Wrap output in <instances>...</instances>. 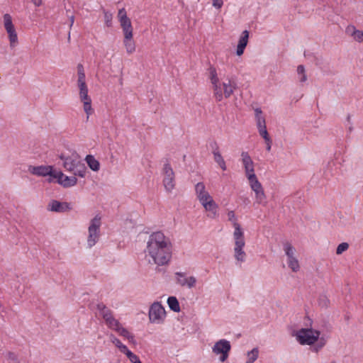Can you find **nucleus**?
<instances>
[{
  "label": "nucleus",
  "mask_w": 363,
  "mask_h": 363,
  "mask_svg": "<svg viewBox=\"0 0 363 363\" xmlns=\"http://www.w3.org/2000/svg\"><path fill=\"white\" fill-rule=\"evenodd\" d=\"M145 252L150 264L165 265L172 257L171 242L161 231L153 233L149 236Z\"/></svg>",
  "instance_id": "nucleus-1"
},
{
  "label": "nucleus",
  "mask_w": 363,
  "mask_h": 363,
  "mask_svg": "<svg viewBox=\"0 0 363 363\" xmlns=\"http://www.w3.org/2000/svg\"><path fill=\"white\" fill-rule=\"evenodd\" d=\"M235 230L233 233V238L235 240V258L237 261L243 262L245 261L246 254L243 250L245 242L244 233L240 224H235Z\"/></svg>",
  "instance_id": "nucleus-2"
},
{
  "label": "nucleus",
  "mask_w": 363,
  "mask_h": 363,
  "mask_svg": "<svg viewBox=\"0 0 363 363\" xmlns=\"http://www.w3.org/2000/svg\"><path fill=\"white\" fill-rule=\"evenodd\" d=\"M320 335V331L312 328H301L296 335V340L301 345H311L317 342Z\"/></svg>",
  "instance_id": "nucleus-3"
},
{
  "label": "nucleus",
  "mask_w": 363,
  "mask_h": 363,
  "mask_svg": "<svg viewBox=\"0 0 363 363\" xmlns=\"http://www.w3.org/2000/svg\"><path fill=\"white\" fill-rule=\"evenodd\" d=\"M230 350V342L225 339H221L216 342L212 347L213 353L216 355H220L219 360L222 362L228 359Z\"/></svg>",
  "instance_id": "nucleus-4"
},
{
  "label": "nucleus",
  "mask_w": 363,
  "mask_h": 363,
  "mask_svg": "<svg viewBox=\"0 0 363 363\" xmlns=\"http://www.w3.org/2000/svg\"><path fill=\"white\" fill-rule=\"evenodd\" d=\"M101 225V218L97 216L91 219L89 226V236L87 238V245L89 247H93L98 241L99 238Z\"/></svg>",
  "instance_id": "nucleus-5"
},
{
  "label": "nucleus",
  "mask_w": 363,
  "mask_h": 363,
  "mask_svg": "<svg viewBox=\"0 0 363 363\" xmlns=\"http://www.w3.org/2000/svg\"><path fill=\"white\" fill-rule=\"evenodd\" d=\"M165 310L159 302L153 303L149 310V319L153 323H162L165 318Z\"/></svg>",
  "instance_id": "nucleus-6"
},
{
  "label": "nucleus",
  "mask_w": 363,
  "mask_h": 363,
  "mask_svg": "<svg viewBox=\"0 0 363 363\" xmlns=\"http://www.w3.org/2000/svg\"><path fill=\"white\" fill-rule=\"evenodd\" d=\"M284 250L287 256L289 267L294 272H298L300 269V265L298 260L294 256L296 252L295 248L289 242H286L284 244Z\"/></svg>",
  "instance_id": "nucleus-7"
},
{
  "label": "nucleus",
  "mask_w": 363,
  "mask_h": 363,
  "mask_svg": "<svg viewBox=\"0 0 363 363\" xmlns=\"http://www.w3.org/2000/svg\"><path fill=\"white\" fill-rule=\"evenodd\" d=\"M4 26L9 35L10 46L13 48L18 43V37L12 22V18L9 13L4 15Z\"/></svg>",
  "instance_id": "nucleus-8"
},
{
  "label": "nucleus",
  "mask_w": 363,
  "mask_h": 363,
  "mask_svg": "<svg viewBox=\"0 0 363 363\" xmlns=\"http://www.w3.org/2000/svg\"><path fill=\"white\" fill-rule=\"evenodd\" d=\"M163 175L164 189L167 192H171L175 186L174 172L168 162L164 165Z\"/></svg>",
  "instance_id": "nucleus-9"
},
{
  "label": "nucleus",
  "mask_w": 363,
  "mask_h": 363,
  "mask_svg": "<svg viewBox=\"0 0 363 363\" xmlns=\"http://www.w3.org/2000/svg\"><path fill=\"white\" fill-rule=\"evenodd\" d=\"M210 79L213 85V96L216 101H220L223 100V93L221 84L219 82V79L217 76L216 68L211 67L209 68Z\"/></svg>",
  "instance_id": "nucleus-10"
},
{
  "label": "nucleus",
  "mask_w": 363,
  "mask_h": 363,
  "mask_svg": "<svg viewBox=\"0 0 363 363\" xmlns=\"http://www.w3.org/2000/svg\"><path fill=\"white\" fill-rule=\"evenodd\" d=\"M60 158L63 161V167L64 168L69 172H71L74 169L77 165L79 163V156L77 153H72L71 155H65V154H61L60 155Z\"/></svg>",
  "instance_id": "nucleus-11"
},
{
  "label": "nucleus",
  "mask_w": 363,
  "mask_h": 363,
  "mask_svg": "<svg viewBox=\"0 0 363 363\" xmlns=\"http://www.w3.org/2000/svg\"><path fill=\"white\" fill-rule=\"evenodd\" d=\"M176 277V283L181 286H186L189 289H191L195 286L196 283V279L194 276L189 277H186V273L177 272L174 274Z\"/></svg>",
  "instance_id": "nucleus-12"
},
{
  "label": "nucleus",
  "mask_w": 363,
  "mask_h": 363,
  "mask_svg": "<svg viewBox=\"0 0 363 363\" xmlns=\"http://www.w3.org/2000/svg\"><path fill=\"white\" fill-rule=\"evenodd\" d=\"M54 178L57 179V183L65 188H69L74 186L77 182L76 177H68L65 175L62 172H56Z\"/></svg>",
  "instance_id": "nucleus-13"
},
{
  "label": "nucleus",
  "mask_w": 363,
  "mask_h": 363,
  "mask_svg": "<svg viewBox=\"0 0 363 363\" xmlns=\"http://www.w3.org/2000/svg\"><path fill=\"white\" fill-rule=\"evenodd\" d=\"M47 209L50 211L57 213L68 212L72 209L70 203L67 202H60L57 200H52L48 205Z\"/></svg>",
  "instance_id": "nucleus-14"
},
{
  "label": "nucleus",
  "mask_w": 363,
  "mask_h": 363,
  "mask_svg": "<svg viewBox=\"0 0 363 363\" xmlns=\"http://www.w3.org/2000/svg\"><path fill=\"white\" fill-rule=\"evenodd\" d=\"M28 171L31 174L38 176H47L49 175L50 177H54L55 172H52V167L51 166H29Z\"/></svg>",
  "instance_id": "nucleus-15"
},
{
  "label": "nucleus",
  "mask_w": 363,
  "mask_h": 363,
  "mask_svg": "<svg viewBox=\"0 0 363 363\" xmlns=\"http://www.w3.org/2000/svg\"><path fill=\"white\" fill-rule=\"evenodd\" d=\"M237 87V83L233 78H227L226 81L221 84L223 97L229 98Z\"/></svg>",
  "instance_id": "nucleus-16"
},
{
  "label": "nucleus",
  "mask_w": 363,
  "mask_h": 363,
  "mask_svg": "<svg viewBox=\"0 0 363 363\" xmlns=\"http://www.w3.org/2000/svg\"><path fill=\"white\" fill-rule=\"evenodd\" d=\"M79 98L84 104V111L87 115V119L89 115L92 113L91 99L88 95V88L79 90Z\"/></svg>",
  "instance_id": "nucleus-17"
},
{
  "label": "nucleus",
  "mask_w": 363,
  "mask_h": 363,
  "mask_svg": "<svg viewBox=\"0 0 363 363\" xmlns=\"http://www.w3.org/2000/svg\"><path fill=\"white\" fill-rule=\"evenodd\" d=\"M242 162L245 168L246 177H249V174H255L254 162L251 159L247 152H242L241 153Z\"/></svg>",
  "instance_id": "nucleus-18"
},
{
  "label": "nucleus",
  "mask_w": 363,
  "mask_h": 363,
  "mask_svg": "<svg viewBox=\"0 0 363 363\" xmlns=\"http://www.w3.org/2000/svg\"><path fill=\"white\" fill-rule=\"evenodd\" d=\"M123 45L128 54H132L135 51V43L133 40V35L124 36Z\"/></svg>",
  "instance_id": "nucleus-19"
},
{
  "label": "nucleus",
  "mask_w": 363,
  "mask_h": 363,
  "mask_svg": "<svg viewBox=\"0 0 363 363\" xmlns=\"http://www.w3.org/2000/svg\"><path fill=\"white\" fill-rule=\"evenodd\" d=\"M96 308L99 310L100 315L104 320L113 316L112 311L106 307V306L103 303H98L96 305Z\"/></svg>",
  "instance_id": "nucleus-20"
},
{
  "label": "nucleus",
  "mask_w": 363,
  "mask_h": 363,
  "mask_svg": "<svg viewBox=\"0 0 363 363\" xmlns=\"http://www.w3.org/2000/svg\"><path fill=\"white\" fill-rule=\"evenodd\" d=\"M85 161L86 162L89 168L94 171L97 172L100 169V163L99 162L95 159V157L91 155H88L86 156Z\"/></svg>",
  "instance_id": "nucleus-21"
},
{
  "label": "nucleus",
  "mask_w": 363,
  "mask_h": 363,
  "mask_svg": "<svg viewBox=\"0 0 363 363\" xmlns=\"http://www.w3.org/2000/svg\"><path fill=\"white\" fill-rule=\"evenodd\" d=\"M119 22L123 30L124 36L133 35V27L130 19L129 18L127 20L121 21Z\"/></svg>",
  "instance_id": "nucleus-22"
},
{
  "label": "nucleus",
  "mask_w": 363,
  "mask_h": 363,
  "mask_svg": "<svg viewBox=\"0 0 363 363\" xmlns=\"http://www.w3.org/2000/svg\"><path fill=\"white\" fill-rule=\"evenodd\" d=\"M255 118L257 122V129L265 127L266 126V121L264 116H262V111L261 108H257L255 109Z\"/></svg>",
  "instance_id": "nucleus-23"
},
{
  "label": "nucleus",
  "mask_w": 363,
  "mask_h": 363,
  "mask_svg": "<svg viewBox=\"0 0 363 363\" xmlns=\"http://www.w3.org/2000/svg\"><path fill=\"white\" fill-rule=\"evenodd\" d=\"M72 172H73L74 177H84L86 172V167L85 164L80 161Z\"/></svg>",
  "instance_id": "nucleus-24"
},
{
  "label": "nucleus",
  "mask_w": 363,
  "mask_h": 363,
  "mask_svg": "<svg viewBox=\"0 0 363 363\" xmlns=\"http://www.w3.org/2000/svg\"><path fill=\"white\" fill-rule=\"evenodd\" d=\"M167 304L169 308L174 312L180 311L179 303L175 296L169 297L167 299Z\"/></svg>",
  "instance_id": "nucleus-25"
},
{
  "label": "nucleus",
  "mask_w": 363,
  "mask_h": 363,
  "mask_svg": "<svg viewBox=\"0 0 363 363\" xmlns=\"http://www.w3.org/2000/svg\"><path fill=\"white\" fill-rule=\"evenodd\" d=\"M247 177L249 180L250 187L253 191L257 189H260V187L262 186L261 183L258 181L255 174H249V177Z\"/></svg>",
  "instance_id": "nucleus-26"
},
{
  "label": "nucleus",
  "mask_w": 363,
  "mask_h": 363,
  "mask_svg": "<svg viewBox=\"0 0 363 363\" xmlns=\"http://www.w3.org/2000/svg\"><path fill=\"white\" fill-rule=\"evenodd\" d=\"M202 205L206 211L211 212L213 215H216V210L218 206L213 199H211L210 201L205 202Z\"/></svg>",
  "instance_id": "nucleus-27"
},
{
  "label": "nucleus",
  "mask_w": 363,
  "mask_h": 363,
  "mask_svg": "<svg viewBox=\"0 0 363 363\" xmlns=\"http://www.w3.org/2000/svg\"><path fill=\"white\" fill-rule=\"evenodd\" d=\"M213 159L215 160V162L219 165V167L223 169V170H226L227 167H226V164H225V162L223 159V157H222L221 154L220 152H215V154H213Z\"/></svg>",
  "instance_id": "nucleus-28"
},
{
  "label": "nucleus",
  "mask_w": 363,
  "mask_h": 363,
  "mask_svg": "<svg viewBox=\"0 0 363 363\" xmlns=\"http://www.w3.org/2000/svg\"><path fill=\"white\" fill-rule=\"evenodd\" d=\"M106 325L111 330H116V329L120 326L121 323L118 320H116L113 315L111 318L104 320Z\"/></svg>",
  "instance_id": "nucleus-29"
},
{
  "label": "nucleus",
  "mask_w": 363,
  "mask_h": 363,
  "mask_svg": "<svg viewBox=\"0 0 363 363\" xmlns=\"http://www.w3.org/2000/svg\"><path fill=\"white\" fill-rule=\"evenodd\" d=\"M259 354V350L257 347L253 348L251 351L247 352L248 359L246 363H253L257 360Z\"/></svg>",
  "instance_id": "nucleus-30"
},
{
  "label": "nucleus",
  "mask_w": 363,
  "mask_h": 363,
  "mask_svg": "<svg viewBox=\"0 0 363 363\" xmlns=\"http://www.w3.org/2000/svg\"><path fill=\"white\" fill-rule=\"evenodd\" d=\"M297 74L300 76V82H305L307 80V76L306 74L305 67L303 65H300L298 66Z\"/></svg>",
  "instance_id": "nucleus-31"
},
{
  "label": "nucleus",
  "mask_w": 363,
  "mask_h": 363,
  "mask_svg": "<svg viewBox=\"0 0 363 363\" xmlns=\"http://www.w3.org/2000/svg\"><path fill=\"white\" fill-rule=\"evenodd\" d=\"M104 14V21L105 24L107 27H111L112 26V19H113V15L111 13L106 11L105 9L103 10Z\"/></svg>",
  "instance_id": "nucleus-32"
},
{
  "label": "nucleus",
  "mask_w": 363,
  "mask_h": 363,
  "mask_svg": "<svg viewBox=\"0 0 363 363\" xmlns=\"http://www.w3.org/2000/svg\"><path fill=\"white\" fill-rule=\"evenodd\" d=\"M255 198H256V201L258 203H260V204L266 203V201H265L266 196L264 192V190H262L259 192H257V194H255Z\"/></svg>",
  "instance_id": "nucleus-33"
},
{
  "label": "nucleus",
  "mask_w": 363,
  "mask_h": 363,
  "mask_svg": "<svg viewBox=\"0 0 363 363\" xmlns=\"http://www.w3.org/2000/svg\"><path fill=\"white\" fill-rule=\"evenodd\" d=\"M248 38H249V32L247 30H245L242 33V35L239 39L238 43L247 46V42H248Z\"/></svg>",
  "instance_id": "nucleus-34"
},
{
  "label": "nucleus",
  "mask_w": 363,
  "mask_h": 363,
  "mask_svg": "<svg viewBox=\"0 0 363 363\" xmlns=\"http://www.w3.org/2000/svg\"><path fill=\"white\" fill-rule=\"evenodd\" d=\"M197 197L201 204L210 201L211 199H213L207 191H205L203 194L199 195Z\"/></svg>",
  "instance_id": "nucleus-35"
},
{
  "label": "nucleus",
  "mask_w": 363,
  "mask_h": 363,
  "mask_svg": "<svg viewBox=\"0 0 363 363\" xmlns=\"http://www.w3.org/2000/svg\"><path fill=\"white\" fill-rule=\"evenodd\" d=\"M348 248H349V244L347 242H342L337 246V247L336 249V254L341 255L342 252L346 251Z\"/></svg>",
  "instance_id": "nucleus-36"
},
{
  "label": "nucleus",
  "mask_w": 363,
  "mask_h": 363,
  "mask_svg": "<svg viewBox=\"0 0 363 363\" xmlns=\"http://www.w3.org/2000/svg\"><path fill=\"white\" fill-rule=\"evenodd\" d=\"M205 185L203 182H199L195 186V191L197 196L200 194H203L206 191Z\"/></svg>",
  "instance_id": "nucleus-37"
},
{
  "label": "nucleus",
  "mask_w": 363,
  "mask_h": 363,
  "mask_svg": "<svg viewBox=\"0 0 363 363\" xmlns=\"http://www.w3.org/2000/svg\"><path fill=\"white\" fill-rule=\"evenodd\" d=\"M120 335L125 337V338H128L130 335L131 333H130L127 329H125V328H123L121 325L120 326L116 329V330Z\"/></svg>",
  "instance_id": "nucleus-38"
},
{
  "label": "nucleus",
  "mask_w": 363,
  "mask_h": 363,
  "mask_svg": "<svg viewBox=\"0 0 363 363\" xmlns=\"http://www.w3.org/2000/svg\"><path fill=\"white\" fill-rule=\"evenodd\" d=\"M258 131H259V135L264 139L265 141H269L270 138L269 136L266 126L258 128Z\"/></svg>",
  "instance_id": "nucleus-39"
},
{
  "label": "nucleus",
  "mask_w": 363,
  "mask_h": 363,
  "mask_svg": "<svg viewBox=\"0 0 363 363\" xmlns=\"http://www.w3.org/2000/svg\"><path fill=\"white\" fill-rule=\"evenodd\" d=\"M118 18L119 21L129 19V18L127 16V13L124 8L119 9L118 13Z\"/></svg>",
  "instance_id": "nucleus-40"
},
{
  "label": "nucleus",
  "mask_w": 363,
  "mask_h": 363,
  "mask_svg": "<svg viewBox=\"0 0 363 363\" xmlns=\"http://www.w3.org/2000/svg\"><path fill=\"white\" fill-rule=\"evenodd\" d=\"M228 220L233 223V225L234 228L235 229V224H239V223L237 222V218L235 217L234 211H229L228 213Z\"/></svg>",
  "instance_id": "nucleus-41"
},
{
  "label": "nucleus",
  "mask_w": 363,
  "mask_h": 363,
  "mask_svg": "<svg viewBox=\"0 0 363 363\" xmlns=\"http://www.w3.org/2000/svg\"><path fill=\"white\" fill-rule=\"evenodd\" d=\"M353 36L355 40H357L359 42H361L363 40V32L356 30L353 32Z\"/></svg>",
  "instance_id": "nucleus-42"
},
{
  "label": "nucleus",
  "mask_w": 363,
  "mask_h": 363,
  "mask_svg": "<svg viewBox=\"0 0 363 363\" xmlns=\"http://www.w3.org/2000/svg\"><path fill=\"white\" fill-rule=\"evenodd\" d=\"M209 145L210 147L211 148L212 154H215V152H220L219 146L216 141H212L211 143H210Z\"/></svg>",
  "instance_id": "nucleus-43"
},
{
  "label": "nucleus",
  "mask_w": 363,
  "mask_h": 363,
  "mask_svg": "<svg viewBox=\"0 0 363 363\" xmlns=\"http://www.w3.org/2000/svg\"><path fill=\"white\" fill-rule=\"evenodd\" d=\"M110 339L112 343H113L118 348L121 345L122 342L115 337L113 335H110Z\"/></svg>",
  "instance_id": "nucleus-44"
},
{
  "label": "nucleus",
  "mask_w": 363,
  "mask_h": 363,
  "mask_svg": "<svg viewBox=\"0 0 363 363\" xmlns=\"http://www.w3.org/2000/svg\"><path fill=\"white\" fill-rule=\"evenodd\" d=\"M245 47L246 45H241L240 43L238 44L236 53L238 56H240L243 54Z\"/></svg>",
  "instance_id": "nucleus-45"
},
{
  "label": "nucleus",
  "mask_w": 363,
  "mask_h": 363,
  "mask_svg": "<svg viewBox=\"0 0 363 363\" xmlns=\"http://www.w3.org/2000/svg\"><path fill=\"white\" fill-rule=\"evenodd\" d=\"M325 345V340L323 338H321L318 344L315 345L314 350L318 352L319 350H320L322 347H324Z\"/></svg>",
  "instance_id": "nucleus-46"
},
{
  "label": "nucleus",
  "mask_w": 363,
  "mask_h": 363,
  "mask_svg": "<svg viewBox=\"0 0 363 363\" xmlns=\"http://www.w3.org/2000/svg\"><path fill=\"white\" fill-rule=\"evenodd\" d=\"M328 303V300L326 296H323L319 298V304L323 307H327Z\"/></svg>",
  "instance_id": "nucleus-47"
},
{
  "label": "nucleus",
  "mask_w": 363,
  "mask_h": 363,
  "mask_svg": "<svg viewBox=\"0 0 363 363\" xmlns=\"http://www.w3.org/2000/svg\"><path fill=\"white\" fill-rule=\"evenodd\" d=\"M126 354V356L128 357V358L129 359V360L132 362L133 360L135 359V358L138 357L136 354H133L131 351H130L129 350L126 351V352L125 353Z\"/></svg>",
  "instance_id": "nucleus-48"
},
{
  "label": "nucleus",
  "mask_w": 363,
  "mask_h": 363,
  "mask_svg": "<svg viewBox=\"0 0 363 363\" xmlns=\"http://www.w3.org/2000/svg\"><path fill=\"white\" fill-rule=\"evenodd\" d=\"M223 4V0H213V5L218 9L220 8Z\"/></svg>",
  "instance_id": "nucleus-49"
},
{
  "label": "nucleus",
  "mask_w": 363,
  "mask_h": 363,
  "mask_svg": "<svg viewBox=\"0 0 363 363\" xmlns=\"http://www.w3.org/2000/svg\"><path fill=\"white\" fill-rule=\"evenodd\" d=\"M81 73L82 74H85L83 65L81 64H79L77 65V74L79 75V74H81Z\"/></svg>",
  "instance_id": "nucleus-50"
},
{
  "label": "nucleus",
  "mask_w": 363,
  "mask_h": 363,
  "mask_svg": "<svg viewBox=\"0 0 363 363\" xmlns=\"http://www.w3.org/2000/svg\"><path fill=\"white\" fill-rule=\"evenodd\" d=\"M79 89H84L87 88L86 82H77Z\"/></svg>",
  "instance_id": "nucleus-51"
},
{
  "label": "nucleus",
  "mask_w": 363,
  "mask_h": 363,
  "mask_svg": "<svg viewBox=\"0 0 363 363\" xmlns=\"http://www.w3.org/2000/svg\"><path fill=\"white\" fill-rule=\"evenodd\" d=\"M85 77V74L81 73V74L78 75L77 82H86Z\"/></svg>",
  "instance_id": "nucleus-52"
},
{
  "label": "nucleus",
  "mask_w": 363,
  "mask_h": 363,
  "mask_svg": "<svg viewBox=\"0 0 363 363\" xmlns=\"http://www.w3.org/2000/svg\"><path fill=\"white\" fill-rule=\"evenodd\" d=\"M118 349L120 350V351L122 352V353H125L127 350H128V347L123 345V344H121V345L118 347Z\"/></svg>",
  "instance_id": "nucleus-53"
},
{
  "label": "nucleus",
  "mask_w": 363,
  "mask_h": 363,
  "mask_svg": "<svg viewBox=\"0 0 363 363\" xmlns=\"http://www.w3.org/2000/svg\"><path fill=\"white\" fill-rule=\"evenodd\" d=\"M127 339L128 340L130 343H132L133 345L136 344V341L135 340V337L133 335L131 334Z\"/></svg>",
  "instance_id": "nucleus-54"
},
{
  "label": "nucleus",
  "mask_w": 363,
  "mask_h": 363,
  "mask_svg": "<svg viewBox=\"0 0 363 363\" xmlns=\"http://www.w3.org/2000/svg\"><path fill=\"white\" fill-rule=\"evenodd\" d=\"M31 1L36 6H40L41 5V4H42V0H31Z\"/></svg>",
  "instance_id": "nucleus-55"
},
{
  "label": "nucleus",
  "mask_w": 363,
  "mask_h": 363,
  "mask_svg": "<svg viewBox=\"0 0 363 363\" xmlns=\"http://www.w3.org/2000/svg\"><path fill=\"white\" fill-rule=\"evenodd\" d=\"M267 143V150L270 151L271 150V145H272V140L271 139L269 140V141H265Z\"/></svg>",
  "instance_id": "nucleus-56"
},
{
  "label": "nucleus",
  "mask_w": 363,
  "mask_h": 363,
  "mask_svg": "<svg viewBox=\"0 0 363 363\" xmlns=\"http://www.w3.org/2000/svg\"><path fill=\"white\" fill-rule=\"evenodd\" d=\"M69 18L70 21L69 27L71 28L73 26L74 22V16L73 15H71L70 16H69Z\"/></svg>",
  "instance_id": "nucleus-57"
},
{
  "label": "nucleus",
  "mask_w": 363,
  "mask_h": 363,
  "mask_svg": "<svg viewBox=\"0 0 363 363\" xmlns=\"http://www.w3.org/2000/svg\"><path fill=\"white\" fill-rule=\"evenodd\" d=\"M132 363H142V362H141V361L140 360L139 357H137L135 358V360H133V361L132 362Z\"/></svg>",
  "instance_id": "nucleus-58"
},
{
  "label": "nucleus",
  "mask_w": 363,
  "mask_h": 363,
  "mask_svg": "<svg viewBox=\"0 0 363 363\" xmlns=\"http://www.w3.org/2000/svg\"><path fill=\"white\" fill-rule=\"evenodd\" d=\"M262 190H263V188H262V186H261V187H260V189H255V190H254V191H255V194H257V192H259V191H262Z\"/></svg>",
  "instance_id": "nucleus-59"
},
{
  "label": "nucleus",
  "mask_w": 363,
  "mask_h": 363,
  "mask_svg": "<svg viewBox=\"0 0 363 363\" xmlns=\"http://www.w3.org/2000/svg\"><path fill=\"white\" fill-rule=\"evenodd\" d=\"M350 118H351L350 116V115H348V116H347V121L349 123H350Z\"/></svg>",
  "instance_id": "nucleus-60"
},
{
  "label": "nucleus",
  "mask_w": 363,
  "mask_h": 363,
  "mask_svg": "<svg viewBox=\"0 0 363 363\" xmlns=\"http://www.w3.org/2000/svg\"><path fill=\"white\" fill-rule=\"evenodd\" d=\"M352 130V126H350L349 127V131L351 132Z\"/></svg>",
  "instance_id": "nucleus-61"
}]
</instances>
